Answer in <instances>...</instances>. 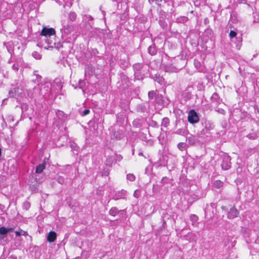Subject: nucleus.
Instances as JSON below:
<instances>
[{"instance_id": "1", "label": "nucleus", "mask_w": 259, "mask_h": 259, "mask_svg": "<svg viewBox=\"0 0 259 259\" xmlns=\"http://www.w3.org/2000/svg\"><path fill=\"white\" fill-rule=\"evenodd\" d=\"M41 35L44 36L46 39L47 38H53L55 37V30L53 28H48L44 27L41 31Z\"/></svg>"}, {"instance_id": "2", "label": "nucleus", "mask_w": 259, "mask_h": 259, "mask_svg": "<svg viewBox=\"0 0 259 259\" xmlns=\"http://www.w3.org/2000/svg\"><path fill=\"white\" fill-rule=\"evenodd\" d=\"M188 121L191 123H195L199 121L197 113L194 110H191L188 113Z\"/></svg>"}, {"instance_id": "3", "label": "nucleus", "mask_w": 259, "mask_h": 259, "mask_svg": "<svg viewBox=\"0 0 259 259\" xmlns=\"http://www.w3.org/2000/svg\"><path fill=\"white\" fill-rule=\"evenodd\" d=\"M239 214L238 210L235 207L232 206L228 212V218L229 219H233L238 216Z\"/></svg>"}, {"instance_id": "4", "label": "nucleus", "mask_w": 259, "mask_h": 259, "mask_svg": "<svg viewBox=\"0 0 259 259\" xmlns=\"http://www.w3.org/2000/svg\"><path fill=\"white\" fill-rule=\"evenodd\" d=\"M222 169L227 170L231 166L230 158L229 156H225L223 158V161L221 164Z\"/></svg>"}, {"instance_id": "5", "label": "nucleus", "mask_w": 259, "mask_h": 259, "mask_svg": "<svg viewBox=\"0 0 259 259\" xmlns=\"http://www.w3.org/2000/svg\"><path fill=\"white\" fill-rule=\"evenodd\" d=\"M45 41L47 43V44L49 45L48 48L46 47H44V48L46 49H48L49 48H57L58 47V45H57L56 42V40L55 39V37L53 38H47V39H45Z\"/></svg>"}, {"instance_id": "6", "label": "nucleus", "mask_w": 259, "mask_h": 259, "mask_svg": "<svg viewBox=\"0 0 259 259\" xmlns=\"http://www.w3.org/2000/svg\"><path fill=\"white\" fill-rule=\"evenodd\" d=\"M22 94V90L19 88H15L9 92L11 97H18Z\"/></svg>"}, {"instance_id": "7", "label": "nucleus", "mask_w": 259, "mask_h": 259, "mask_svg": "<svg viewBox=\"0 0 259 259\" xmlns=\"http://www.w3.org/2000/svg\"><path fill=\"white\" fill-rule=\"evenodd\" d=\"M73 27L70 24L65 25L61 29V31L62 33L66 34H68L73 31Z\"/></svg>"}, {"instance_id": "8", "label": "nucleus", "mask_w": 259, "mask_h": 259, "mask_svg": "<svg viewBox=\"0 0 259 259\" xmlns=\"http://www.w3.org/2000/svg\"><path fill=\"white\" fill-rule=\"evenodd\" d=\"M57 238V234L54 231H51L47 236V241L49 242H53Z\"/></svg>"}, {"instance_id": "9", "label": "nucleus", "mask_w": 259, "mask_h": 259, "mask_svg": "<svg viewBox=\"0 0 259 259\" xmlns=\"http://www.w3.org/2000/svg\"><path fill=\"white\" fill-rule=\"evenodd\" d=\"M8 233L7 228L4 227L0 228V238L3 239Z\"/></svg>"}, {"instance_id": "10", "label": "nucleus", "mask_w": 259, "mask_h": 259, "mask_svg": "<svg viewBox=\"0 0 259 259\" xmlns=\"http://www.w3.org/2000/svg\"><path fill=\"white\" fill-rule=\"evenodd\" d=\"M45 168V163L40 164L37 166V167L36 168L35 172H36V173L40 174L41 172H42V171L44 170V169Z\"/></svg>"}, {"instance_id": "11", "label": "nucleus", "mask_w": 259, "mask_h": 259, "mask_svg": "<svg viewBox=\"0 0 259 259\" xmlns=\"http://www.w3.org/2000/svg\"><path fill=\"white\" fill-rule=\"evenodd\" d=\"M223 186V183L220 181L217 180L214 182V186L217 188H220Z\"/></svg>"}, {"instance_id": "12", "label": "nucleus", "mask_w": 259, "mask_h": 259, "mask_svg": "<svg viewBox=\"0 0 259 259\" xmlns=\"http://www.w3.org/2000/svg\"><path fill=\"white\" fill-rule=\"evenodd\" d=\"M55 83L60 89H61L63 87V82L62 80L60 79H56L54 81Z\"/></svg>"}, {"instance_id": "13", "label": "nucleus", "mask_w": 259, "mask_h": 259, "mask_svg": "<svg viewBox=\"0 0 259 259\" xmlns=\"http://www.w3.org/2000/svg\"><path fill=\"white\" fill-rule=\"evenodd\" d=\"M76 17V15L74 12H70L69 14V18L71 21H74Z\"/></svg>"}, {"instance_id": "14", "label": "nucleus", "mask_w": 259, "mask_h": 259, "mask_svg": "<svg viewBox=\"0 0 259 259\" xmlns=\"http://www.w3.org/2000/svg\"><path fill=\"white\" fill-rule=\"evenodd\" d=\"M154 80L157 81L159 84H162L163 82L164 79L162 77L155 76V77L154 78Z\"/></svg>"}, {"instance_id": "15", "label": "nucleus", "mask_w": 259, "mask_h": 259, "mask_svg": "<svg viewBox=\"0 0 259 259\" xmlns=\"http://www.w3.org/2000/svg\"><path fill=\"white\" fill-rule=\"evenodd\" d=\"M117 213V210L116 208H112L109 211V214L112 216H115Z\"/></svg>"}, {"instance_id": "16", "label": "nucleus", "mask_w": 259, "mask_h": 259, "mask_svg": "<svg viewBox=\"0 0 259 259\" xmlns=\"http://www.w3.org/2000/svg\"><path fill=\"white\" fill-rule=\"evenodd\" d=\"M149 53L150 54L153 55L155 54L156 51L154 47L150 46L148 49Z\"/></svg>"}, {"instance_id": "17", "label": "nucleus", "mask_w": 259, "mask_h": 259, "mask_svg": "<svg viewBox=\"0 0 259 259\" xmlns=\"http://www.w3.org/2000/svg\"><path fill=\"white\" fill-rule=\"evenodd\" d=\"M127 179L130 181H133L135 179V177L133 174H129L127 175Z\"/></svg>"}, {"instance_id": "18", "label": "nucleus", "mask_w": 259, "mask_h": 259, "mask_svg": "<svg viewBox=\"0 0 259 259\" xmlns=\"http://www.w3.org/2000/svg\"><path fill=\"white\" fill-rule=\"evenodd\" d=\"M33 57L36 59H40L41 55L37 52H34L32 53Z\"/></svg>"}, {"instance_id": "19", "label": "nucleus", "mask_w": 259, "mask_h": 259, "mask_svg": "<svg viewBox=\"0 0 259 259\" xmlns=\"http://www.w3.org/2000/svg\"><path fill=\"white\" fill-rule=\"evenodd\" d=\"M178 147L180 150L183 151L185 148V144L184 143H180L178 145Z\"/></svg>"}, {"instance_id": "20", "label": "nucleus", "mask_w": 259, "mask_h": 259, "mask_svg": "<svg viewBox=\"0 0 259 259\" xmlns=\"http://www.w3.org/2000/svg\"><path fill=\"white\" fill-rule=\"evenodd\" d=\"M236 35V33L234 31L231 30L229 33V36L231 38H233L235 37Z\"/></svg>"}, {"instance_id": "21", "label": "nucleus", "mask_w": 259, "mask_h": 259, "mask_svg": "<svg viewBox=\"0 0 259 259\" xmlns=\"http://www.w3.org/2000/svg\"><path fill=\"white\" fill-rule=\"evenodd\" d=\"M148 95L150 98L152 99L153 96L155 95V93L154 91L149 92L148 93Z\"/></svg>"}, {"instance_id": "22", "label": "nucleus", "mask_w": 259, "mask_h": 259, "mask_svg": "<svg viewBox=\"0 0 259 259\" xmlns=\"http://www.w3.org/2000/svg\"><path fill=\"white\" fill-rule=\"evenodd\" d=\"M90 113L89 109H85L83 111L82 115L84 116L88 115Z\"/></svg>"}, {"instance_id": "23", "label": "nucleus", "mask_w": 259, "mask_h": 259, "mask_svg": "<svg viewBox=\"0 0 259 259\" xmlns=\"http://www.w3.org/2000/svg\"><path fill=\"white\" fill-rule=\"evenodd\" d=\"M112 162H113L112 160L110 158H109V159L107 160L106 164L109 165H111L112 164Z\"/></svg>"}, {"instance_id": "24", "label": "nucleus", "mask_w": 259, "mask_h": 259, "mask_svg": "<svg viewBox=\"0 0 259 259\" xmlns=\"http://www.w3.org/2000/svg\"><path fill=\"white\" fill-rule=\"evenodd\" d=\"M181 19H182V20H180V19L179 20V22L182 21L184 22L187 20V18L186 17H182L181 18Z\"/></svg>"}, {"instance_id": "25", "label": "nucleus", "mask_w": 259, "mask_h": 259, "mask_svg": "<svg viewBox=\"0 0 259 259\" xmlns=\"http://www.w3.org/2000/svg\"><path fill=\"white\" fill-rule=\"evenodd\" d=\"M21 233H22L21 235H24V236H27V232L23 231L22 230H21Z\"/></svg>"}, {"instance_id": "26", "label": "nucleus", "mask_w": 259, "mask_h": 259, "mask_svg": "<svg viewBox=\"0 0 259 259\" xmlns=\"http://www.w3.org/2000/svg\"><path fill=\"white\" fill-rule=\"evenodd\" d=\"M15 233H16V235L17 236H19L21 235V234H22L21 231H16Z\"/></svg>"}, {"instance_id": "27", "label": "nucleus", "mask_w": 259, "mask_h": 259, "mask_svg": "<svg viewBox=\"0 0 259 259\" xmlns=\"http://www.w3.org/2000/svg\"><path fill=\"white\" fill-rule=\"evenodd\" d=\"M7 230H8V233L10 231H12L13 230V229L12 228H7Z\"/></svg>"}, {"instance_id": "28", "label": "nucleus", "mask_w": 259, "mask_h": 259, "mask_svg": "<svg viewBox=\"0 0 259 259\" xmlns=\"http://www.w3.org/2000/svg\"><path fill=\"white\" fill-rule=\"evenodd\" d=\"M134 196L135 197H138V195H137V194L136 191H135L134 193Z\"/></svg>"}, {"instance_id": "29", "label": "nucleus", "mask_w": 259, "mask_h": 259, "mask_svg": "<svg viewBox=\"0 0 259 259\" xmlns=\"http://www.w3.org/2000/svg\"><path fill=\"white\" fill-rule=\"evenodd\" d=\"M225 208H226V207H225V206H222V209H225Z\"/></svg>"}, {"instance_id": "30", "label": "nucleus", "mask_w": 259, "mask_h": 259, "mask_svg": "<svg viewBox=\"0 0 259 259\" xmlns=\"http://www.w3.org/2000/svg\"><path fill=\"white\" fill-rule=\"evenodd\" d=\"M108 172H106V175H108Z\"/></svg>"}]
</instances>
